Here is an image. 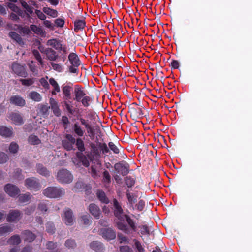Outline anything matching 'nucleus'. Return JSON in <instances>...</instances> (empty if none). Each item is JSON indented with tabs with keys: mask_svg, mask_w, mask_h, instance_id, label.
Instances as JSON below:
<instances>
[{
	"mask_svg": "<svg viewBox=\"0 0 252 252\" xmlns=\"http://www.w3.org/2000/svg\"><path fill=\"white\" fill-rule=\"evenodd\" d=\"M114 206L115 210L114 214L119 220H126L130 227L135 231L136 229L134 222L127 215L124 214L121 207L119 205L118 201L116 199L113 200Z\"/></svg>",
	"mask_w": 252,
	"mask_h": 252,
	"instance_id": "f257e3e1",
	"label": "nucleus"
},
{
	"mask_svg": "<svg viewBox=\"0 0 252 252\" xmlns=\"http://www.w3.org/2000/svg\"><path fill=\"white\" fill-rule=\"evenodd\" d=\"M68 60L71 64L69 66V71L71 73L78 74V67L81 64V61L78 55L75 53H71L68 56Z\"/></svg>",
	"mask_w": 252,
	"mask_h": 252,
	"instance_id": "f03ea898",
	"label": "nucleus"
},
{
	"mask_svg": "<svg viewBox=\"0 0 252 252\" xmlns=\"http://www.w3.org/2000/svg\"><path fill=\"white\" fill-rule=\"evenodd\" d=\"M64 190L61 188L50 187L43 191V194L49 198H58L64 194Z\"/></svg>",
	"mask_w": 252,
	"mask_h": 252,
	"instance_id": "7ed1b4c3",
	"label": "nucleus"
},
{
	"mask_svg": "<svg viewBox=\"0 0 252 252\" xmlns=\"http://www.w3.org/2000/svg\"><path fill=\"white\" fill-rule=\"evenodd\" d=\"M57 179L61 183L68 184L72 181L73 176L69 171L62 169L58 172Z\"/></svg>",
	"mask_w": 252,
	"mask_h": 252,
	"instance_id": "20e7f679",
	"label": "nucleus"
},
{
	"mask_svg": "<svg viewBox=\"0 0 252 252\" xmlns=\"http://www.w3.org/2000/svg\"><path fill=\"white\" fill-rule=\"evenodd\" d=\"M4 190L11 197H15L20 192L19 188L11 184H6L4 186Z\"/></svg>",
	"mask_w": 252,
	"mask_h": 252,
	"instance_id": "39448f33",
	"label": "nucleus"
},
{
	"mask_svg": "<svg viewBox=\"0 0 252 252\" xmlns=\"http://www.w3.org/2000/svg\"><path fill=\"white\" fill-rule=\"evenodd\" d=\"M25 185L30 189L37 190L41 188L38 182L33 178L27 179L25 182Z\"/></svg>",
	"mask_w": 252,
	"mask_h": 252,
	"instance_id": "423d86ee",
	"label": "nucleus"
},
{
	"mask_svg": "<svg viewBox=\"0 0 252 252\" xmlns=\"http://www.w3.org/2000/svg\"><path fill=\"white\" fill-rule=\"evenodd\" d=\"M12 69L15 74L19 76L25 77L27 75L24 67L18 63H13L12 65Z\"/></svg>",
	"mask_w": 252,
	"mask_h": 252,
	"instance_id": "0eeeda50",
	"label": "nucleus"
},
{
	"mask_svg": "<svg viewBox=\"0 0 252 252\" xmlns=\"http://www.w3.org/2000/svg\"><path fill=\"white\" fill-rule=\"evenodd\" d=\"M73 220L74 218L72 211L69 209L66 210L63 217V222L67 225H71L73 224Z\"/></svg>",
	"mask_w": 252,
	"mask_h": 252,
	"instance_id": "6e6552de",
	"label": "nucleus"
},
{
	"mask_svg": "<svg viewBox=\"0 0 252 252\" xmlns=\"http://www.w3.org/2000/svg\"><path fill=\"white\" fill-rule=\"evenodd\" d=\"M21 217V214L18 210H10L7 217V220L8 222H16Z\"/></svg>",
	"mask_w": 252,
	"mask_h": 252,
	"instance_id": "1a4fd4ad",
	"label": "nucleus"
},
{
	"mask_svg": "<svg viewBox=\"0 0 252 252\" xmlns=\"http://www.w3.org/2000/svg\"><path fill=\"white\" fill-rule=\"evenodd\" d=\"M10 102L14 105L23 107L26 104L25 100L19 95H14L11 97Z\"/></svg>",
	"mask_w": 252,
	"mask_h": 252,
	"instance_id": "9d476101",
	"label": "nucleus"
},
{
	"mask_svg": "<svg viewBox=\"0 0 252 252\" xmlns=\"http://www.w3.org/2000/svg\"><path fill=\"white\" fill-rule=\"evenodd\" d=\"M74 93L75 95L74 100L77 102L86 95L84 90L79 86H75Z\"/></svg>",
	"mask_w": 252,
	"mask_h": 252,
	"instance_id": "9b49d317",
	"label": "nucleus"
},
{
	"mask_svg": "<svg viewBox=\"0 0 252 252\" xmlns=\"http://www.w3.org/2000/svg\"><path fill=\"white\" fill-rule=\"evenodd\" d=\"M115 170L118 173L125 175L128 173V165L122 163H117L114 166Z\"/></svg>",
	"mask_w": 252,
	"mask_h": 252,
	"instance_id": "f8f14e48",
	"label": "nucleus"
},
{
	"mask_svg": "<svg viewBox=\"0 0 252 252\" xmlns=\"http://www.w3.org/2000/svg\"><path fill=\"white\" fill-rule=\"evenodd\" d=\"M102 236L108 240H112L115 238L116 234L115 232L110 229H103L101 230Z\"/></svg>",
	"mask_w": 252,
	"mask_h": 252,
	"instance_id": "ddd939ff",
	"label": "nucleus"
},
{
	"mask_svg": "<svg viewBox=\"0 0 252 252\" xmlns=\"http://www.w3.org/2000/svg\"><path fill=\"white\" fill-rule=\"evenodd\" d=\"M12 129L4 126H0V135L4 137H9L12 135Z\"/></svg>",
	"mask_w": 252,
	"mask_h": 252,
	"instance_id": "4468645a",
	"label": "nucleus"
},
{
	"mask_svg": "<svg viewBox=\"0 0 252 252\" xmlns=\"http://www.w3.org/2000/svg\"><path fill=\"white\" fill-rule=\"evenodd\" d=\"M9 118L16 125H20L23 123V119L18 113H13L10 115Z\"/></svg>",
	"mask_w": 252,
	"mask_h": 252,
	"instance_id": "2eb2a0df",
	"label": "nucleus"
},
{
	"mask_svg": "<svg viewBox=\"0 0 252 252\" xmlns=\"http://www.w3.org/2000/svg\"><path fill=\"white\" fill-rule=\"evenodd\" d=\"M89 211L95 218L96 219L99 218L101 212L97 206L94 204H90L89 206Z\"/></svg>",
	"mask_w": 252,
	"mask_h": 252,
	"instance_id": "dca6fc26",
	"label": "nucleus"
},
{
	"mask_svg": "<svg viewBox=\"0 0 252 252\" xmlns=\"http://www.w3.org/2000/svg\"><path fill=\"white\" fill-rule=\"evenodd\" d=\"M72 130L75 134L79 137L83 136L85 133V130L78 123H75L72 126Z\"/></svg>",
	"mask_w": 252,
	"mask_h": 252,
	"instance_id": "f3484780",
	"label": "nucleus"
},
{
	"mask_svg": "<svg viewBox=\"0 0 252 252\" xmlns=\"http://www.w3.org/2000/svg\"><path fill=\"white\" fill-rule=\"evenodd\" d=\"M43 12L51 18H56L58 15V11L49 7H44L42 9Z\"/></svg>",
	"mask_w": 252,
	"mask_h": 252,
	"instance_id": "a211bd4d",
	"label": "nucleus"
},
{
	"mask_svg": "<svg viewBox=\"0 0 252 252\" xmlns=\"http://www.w3.org/2000/svg\"><path fill=\"white\" fill-rule=\"evenodd\" d=\"M8 7L13 12L16 13H17L19 15H20L22 17H24L25 15H27L28 17H29V14L26 13L25 12L22 11L19 9V7L16 6L13 3H9L8 4Z\"/></svg>",
	"mask_w": 252,
	"mask_h": 252,
	"instance_id": "6ab92c4d",
	"label": "nucleus"
},
{
	"mask_svg": "<svg viewBox=\"0 0 252 252\" xmlns=\"http://www.w3.org/2000/svg\"><path fill=\"white\" fill-rule=\"evenodd\" d=\"M62 42L56 39H51L47 42V45L51 46L56 50H59L61 48Z\"/></svg>",
	"mask_w": 252,
	"mask_h": 252,
	"instance_id": "aec40b11",
	"label": "nucleus"
},
{
	"mask_svg": "<svg viewBox=\"0 0 252 252\" xmlns=\"http://www.w3.org/2000/svg\"><path fill=\"white\" fill-rule=\"evenodd\" d=\"M28 97L34 101L39 102L42 99L40 94L35 91H32L28 94Z\"/></svg>",
	"mask_w": 252,
	"mask_h": 252,
	"instance_id": "412c9836",
	"label": "nucleus"
},
{
	"mask_svg": "<svg viewBox=\"0 0 252 252\" xmlns=\"http://www.w3.org/2000/svg\"><path fill=\"white\" fill-rule=\"evenodd\" d=\"M50 84L53 87V89L52 91L53 94H56L57 93L60 92V87L57 81L53 78H50L49 80Z\"/></svg>",
	"mask_w": 252,
	"mask_h": 252,
	"instance_id": "4be33fe9",
	"label": "nucleus"
},
{
	"mask_svg": "<svg viewBox=\"0 0 252 252\" xmlns=\"http://www.w3.org/2000/svg\"><path fill=\"white\" fill-rule=\"evenodd\" d=\"M30 29L38 35L44 36L45 35V31L40 27L32 24L30 26Z\"/></svg>",
	"mask_w": 252,
	"mask_h": 252,
	"instance_id": "5701e85b",
	"label": "nucleus"
},
{
	"mask_svg": "<svg viewBox=\"0 0 252 252\" xmlns=\"http://www.w3.org/2000/svg\"><path fill=\"white\" fill-rule=\"evenodd\" d=\"M9 36L19 44L22 45L24 44V41L22 39L20 36L14 32H11L9 33Z\"/></svg>",
	"mask_w": 252,
	"mask_h": 252,
	"instance_id": "b1692460",
	"label": "nucleus"
},
{
	"mask_svg": "<svg viewBox=\"0 0 252 252\" xmlns=\"http://www.w3.org/2000/svg\"><path fill=\"white\" fill-rule=\"evenodd\" d=\"M12 227L9 225H0V236L3 235L7 233H9L12 231Z\"/></svg>",
	"mask_w": 252,
	"mask_h": 252,
	"instance_id": "393cba45",
	"label": "nucleus"
},
{
	"mask_svg": "<svg viewBox=\"0 0 252 252\" xmlns=\"http://www.w3.org/2000/svg\"><path fill=\"white\" fill-rule=\"evenodd\" d=\"M85 23L83 20H78L74 22V30L77 31L78 30L83 29L85 27Z\"/></svg>",
	"mask_w": 252,
	"mask_h": 252,
	"instance_id": "a878e982",
	"label": "nucleus"
},
{
	"mask_svg": "<svg viewBox=\"0 0 252 252\" xmlns=\"http://www.w3.org/2000/svg\"><path fill=\"white\" fill-rule=\"evenodd\" d=\"M47 57L50 60L54 61L56 59V54L55 51L51 48H48L46 50Z\"/></svg>",
	"mask_w": 252,
	"mask_h": 252,
	"instance_id": "bb28decb",
	"label": "nucleus"
},
{
	"mask_svg": "<svg viewBox=\"0 0 252 252\" xmlns=\"http://www.w3.org/2000/svg\"><path fill=\"white\" fill-rule=\"evenodd\" d=\"M37 170L38 173L43 176H47L49 175V171L42 165L38 164L37 165Z\"/></svg>",
	"mask_w": 252,
	"mask_h": 252,
	"instance_id": "cd10ccee",
	"label": "nucleus"
},
{
	"mask_svg": "<svg viewBox=\"0 0 252 252\" xmlns=\"http://www.w3.org/2000/svg\"><path fill=\"white\" fill-rule=\"evenodd\" d=\"M97 196L100 201L104 203H108L109 201L108 198L106 197L105 194L102 191H98L97 192Z\"/></svg>",
	"mask_w": 252,
	"mask_h": 252,
	"instance_id": "c85d7f7f",
	"label": "nucleus"
},
{
	"mask_svg": "<svg viewBox=\"0 0 252 252\" xmlns=\"http://www.w3.org/2000/svg\"><path fill=\"white\" fill-rule=\"evenodd\" d=\"M19 150V146L18 145L14 142H12L10 143L9 146V152L11 154H15Z\"/></svg>",
	"mask_w": 252,
	"mask_h": 252,
	"instance_id": "c756f323",
	"label": "nucleus"
},
{
	"mask_svg": "<svg viewBox=\"0 0 252 252\" xmlns=\"http://www.w3.org/2000/svg\"><path fill=\"white\" fill-rule=\"evenodd\" d=\"M120 221L117 222V227L118 228L125 232L126 233H128L129 232V230L128 228L126 225L124 224L120 220H119Z\"/></svg>",
	"mask_w": 252,
	"mask_h": 252,
	"instance_id": "7c9ffc66",
	"label": "nucleus"
},
{
	"mask_svg": "<svg viewBox=\"0 0 252 252\" xmlns=\"http://www.w3.org/2000/svg\"><path fill=\"white\" fill-rule=\"evenodd\" d=\"M20 81L23 85L30 86L34 83L35 79L34 78L21 79H20Z\"/></svg>",
	"mask_w": 252,
	"mask_h": 252,
	"instance_id": "2f4dec72",
	"label": "nucleus"
},
{
	"mask_svg": "<svg viewBox=\"0 0 252 252\" xmlns=\"http://www.w3.org/2000/svg\"><path fill=\"white\" fill-rule=\"evenodd\" d=\"M28 141L30 143L33 145H37L40 143V140L37 136L33 135H32L29 137Z\"/></svg>",
	"mask_w": 252,
	"mask_h": 252,
	"instance_id": "473e14b6",
	"label": "nucleus"
},
{
	"mask_svg": "<svg viewBox=\"0 0 252 252\" xmlns=\"http://www.w3.org/2000/svg\"><path fill=\"white\" fill-rule=\"evenodd\" d=\"M20 241L21 240L19 236L18 235H14L10 238L8 241V243L11 245H17L20 243Z\"/></svg>",
	"mask_w": 252,
	"mask_h": 252,
	"instance_id": "72a5a7b5",
	"label": "nucleus"
},
{
	"mask_svg": "<svg viewBox=\"0 0 252 252\" xmlns=\"http://www.w3.org/2000/svg\"><path fill=\"white\" fill-rule=\"evenodd\" d=\"M62 90L64 96L66 98H69L71 94V87L69 86L65 85L63 87Z\"/></svg>",
	"mask_w": 252,
	"mask_h": 252,
	"instance_id": "f704fd0d",
	"label": "nucleus"
},
{
	"mask_svg": "<svg viewBox=\"0 0 252 252\" xmlns=\"http://www.w3.org/2000/svg\"><path fill=\"white\" fill-rule=\"evenodd\" d=\"M91 101V98L89 96L86 95L85 96H84L83 98H82L78 102H81V103L84 107H88L90 105Z\"/></svg>",
	"mask_w": 252,
	"mask_h": 252,
	"instance_id": "c9c22d12",
	"label": "nucleus"
},
{
	"mask_svg": "<svg viewBox=\"0 0 252 252\" xmlns=\"http://www.w3.org/2000/svg\"><path fill=\"white\" fill-rule=\"evenodd\" d=\"M85 127L89 136L90 137H94V130L93 126L89 123L88 125L85 126Z\"/></svg>",
	"mask_w": 252,
	"mask_h": 252,
	"instance_id": "e433bc0d",
	"label": "nucleus"
},
{
	"mask_svg": "<svg viewBox=\"0 0 252 252\" xmlns=\"http://www.w3.org/2000/svg\"><path fill=\"white\" fill-rule=\"evenodd\" d=\"M140 232L142 235H148L150 234V230L146 225H142L139 226Z\"/></svg>",
	"mask_w": 252,
	"mask_h": 252,
	"instance_id": "4c0bfd02",
	"label": "nucleus"
},
{
	"mask_svg": "<svg viewBox=\"0 0 252 252\" xmlns=\"http://www.w3.org/2000/svg\"><path fill=\"white\" fill-rule=\"evenodd\" d=\"M90 247L95 251H98L101 248V244L97 241H94L90 244Z\"/></svg>",
	"mask_w": 252,
	"mask_h": 252,
	"instance_id": "58836bf2",
	"label": "nucleus"
},
{
	"mask_svg": "<svg viewBox=\"0 0 252 252\" xmlns=\"http://www.w3.org/2000/svg\"><path fill=\"white\" fill-rule=\"evenodd\" d=\"M24 235L25 239L29 242H31L35 239L34 235L28 231H27L24 233Z\"/></svg>",
	"mask_w": 252,
	"mask_h": 252,
	"instance_id": "ea45409f",
	"label": "nucleus"
},
{
	"mask_svg": "<svg viewBox=\"0 0 252 252\" xmlns=\"http://www.w3.org/2000/svg\"><path fill=\"white\" fill-rule=\"evenodd\" d=\"M76 145L79 151H84L85 150L84 142L81 138H78L76 139Z\"/></svg>",
	"mask_w": 252,
	"mask_h": 252,
	"instance_id": "a19ab883",
	"label": "nucleus"
},
{
	"mask_svg": "<svg viewBox=\"0 0 252 252\" xmlns=\"http://www.w3.org/2000/svg\"><path fill=\"white\" fill-rule=\"evenodd\" d=\"M51 65L52 66V68L59 72H61L63 71V67L62 64L59 63H51Z\"/></svg>",
	"mask_w": 252,
	"mask_h": 252,
	"instance_id": "79ce46f5",
	"label": "nucleus"
},
{
	"mask_svg": "<svg viewBox=\"0 0 252 252\" xmlns=\"http://www.w3.org/2000/svg\"><path fill=\"white\" fill-rule=\"evenodd\" d=\"M20 2L21 3L22 6L26 9L27 12L30 14H32L33 13V10L32 8H31L26 2L23 0H20Z\"/></svg>",
	"mask_w": 252,
	"mask_h": 252,
	"instance_id": "37998d69",
	"label": "nucleus"
},
{
	"mask_svg": "<svg viewBox=\"0 0 252 252\" xmlns=\"http://www.w3.org/2000/svg\"><path fill=\"white\" fill-rule=\"evenodd\" d=\"M9 159L8 155L3 153L0 152V164H3L6 162Z\"/></svg>",
	"mask_w": 252,
	"mask_h": 252,
	"instance_id": "c03bdc74",
	"label": "nucleus"
},
{
	"mask_svg": "<svg viewBox=\"0 0 252 252\" xmlns=\"http://www.w3.org/2000/svg\"><path fill=\"white\" fill-rule=\"evenodd\" d=\"M127 199L130 204H133L136 200L137 197L133 193L127 192L126 194Z\"/></svg>",
	"mask_w": 252,
	"mask_h": 252,
	"instance_id": "a18cd8bd",
	"label": "nucleus"
},
{
	"mask_svg": "<svg viewBox=\"0 0 252 252\" xmlns=\"http://www.w3.org/2000/svg\"><path fill=\"white\" fill-rule=\"evenodd\" d=\"M35 13L36 14L38 18L40 19L41 20H45L46 18L45 14L43 12V11H41L40 10L36 9L35 10Z\"/></svg>",
	"mask_w": 252,
	"mask_h": 252,
	"instance_id": "49530a36",
	"label": "nucleus"
},
{
	"mask_svg": "<svg viewBox=\"0 0 252 252\" xmlns=\"http://www.w3.org/2000/svg\"><path fill=\"white\" fill-rule=\"evenodd\" d=\"M109 148L114 154H118L119 153V149L118 147L115 145L113 142H109L108 143Z\"/></svg>",
	"mask_w": 252,
	"mask_h": 252,
	"instance_id": "de8ad7c7",
	"label": "nucleus"
},
{
	"mask_svg": "<svg viewBox=\"0 0 252 252\" xmlns=\"http://www.w3.org/2000/svg\"><path fill=\"white\" fill-rule=\"evenodd\" d=\"M31 198L30 194H21L19 196V200L21 202H26L29 201Z\"/></svg>",
	"mask_w": 252,
	"mask_h": 252,
	"instance_id": "09e8293b",
	"label": "nucleus"
},
{
	"mask_svg": "<svg viewBox=\"0 0 252 252\" xmlns=\"http://www.w3.org/2000/svg\"><path fill=\"white\" fill-rule=\"evenodd\" d=\"M48 78V77L46 76V78H42L40 80L41 85L45 89L49 88V84L47 81Z\"/></svg>",
	"mask_w": 252,
	"mask_h": 252,
	"instance_id": "8fccbe9b",
	"label": "nucleus"
},
{
	"mask_svg": "<svg viewBox=\"0 0 252 252\" xmlns=\"http://www.w3.org/2000/svg\"><path fill=\"white\" fill-rule=\"evenodd\" d=\"M126 183L128 187H131L134 185L135 181L133 178L129 177H126Z\"/></svg>",
	"mask_w": 252,
	"mask_h": 252,
	"instance_id": "3c124183",
	"label": "nucleus"
},
{
	"mask_svg": "<svg viewBox=\"0 0 252 252\" xmlns=\"http://www.w3.org/2000/svg\"><path fill=\"white\" fill-rule=\"evenodd\" d=\"M73 144H71L65 140L63 141V145L67 150H70L73 149Z\"/></svg>",
	"mask_w": 252,
	"mask_h": 252,
	"instance_id": "603ef678",
	"label": "nucleus"
},
{
	"mask_svg": "<svg viewBox=\"0 0 252 252\" xmlns=\"http://www.w3.org/2000/svg\"><path fill=\"white\" fill-rule=\"evenodd\" d=\"M99 148L103 154H106L109 152V148L105 143H100Z\"/></svg>",
	"mask_w": 252,
	"mask_h": 252,
	"instance_id": "864d4df0",
	"label": "nucleus"
},
{
	"mask_svg": "<svg viewBox=\"0 0 252 252\" xmlns=\"http://www.w3.org/2000/svg\"><path fill=\"white\" fill-rule=\"evenodd\" d=\"M46 230L48 233H53L55 230L54 224L51 222L47 223L46 224Z\"/></svg>",
	"mask_w": 252,
	"mask_h": 252,
	"instance_id": "5fc2aeb1",
	"label": "nucleus"
},
{
	"mask_svg": "<svg viewBox=\"0 0 252 252\" xmlns=\"http://www.w3.org/2000/svg\"><path fill=\"white\" fill-rule=\"evenodd\" d=\"M81 221L83 222V224L85 225H88L90 224L91 222L90 217L88 215H84L82 217Z\"/></svg>",
	"mask_w": 252,
	"mask_h": 252,
	"instance_id": "6e6d98bb",
	"label": "nucleus"
},
{
	"mask_svg": "<svg viewBox=\"0 0 252 252\" xmlns=\"http://www.w3.org/2000/svg\"><path fill=\"white\" fill-rule=\"evenodd\" d=\"M84 188V184L83 183L81 182H78L75 184V185L73 188V190L75 191H79L81 189Z\"/></svg>",
	"mask_w": 252,
	"mask_h": 252,
	"instance_id": "4d7b16f0",
	"label": "nucleus"
},
{
	"mask_svg": "<svg viewBox=\"0 0 252 252\" xmlns=\"http://www.w3.org/2000/svg\"><path fill=\"white\" fill-rule=\"evenodd\" d=\"M65 245L68 248H73L76 246V244L74 240H68L65 242Z\"/></svg>",
	"mask_w": 252,
	"mask_h": 252,
	"instance_id": "13d9d810",
	"label": "nucleus"
},
{
	"mask_svg": "<svg viewBox=\"0 0 252 252\" xmlns=\"http://www.w3.org/2000/svg\"><path fill=\"white\" fill-rule=\"evenodd\" d=\"M43 25L47 28L53 30L54 29V25L50 21L45 20H43Z\"/></svg>",
	"mask_w": 252,
	"mask_h": 252,
	"instance_id": "bf43d9fd",
	"label": "nucleus"
},
{
	"mask_svg": "<svg viewBox=\"0 0 252 252\" xmlns=\"http://www.w3.org/2000/svg\"><path fill=\"white\" fill-rule=\"evenodd\" d=\"M33 54L36 60L40 63V64L42 65V61L39 52L37 50H34L33 51Z\"/></svg>",
	"mask_w": 252,
	"mask_h": 252,
	"instance_id": "052dcab7",
	"label": "nucleus"
},
{
	"mask_svg": "<svg viewBox=\"0 0 252 252\" xmlns=\"http://www.w3.org/2000/svg\"><path fill=\"white\" fill-rule=\"evenodd\" d=\"M110 176L107 171H105L103 173V181L105 183H109L110 181Z\"/></svg>",
	"mask_w": 252,
	"mask_h": 252,
	"instance_id": "680f3d73",
	"label": "nucleus"
},
{
	"mask_svg": "<svg viewBox=\"0 0 252 252\" xmlns=\"http://www.w3.org/2000/svg\"><path fill=\"white\" fill-rule=\"evenodd\" d=\"M134 242H135V247L137 248L138 252H144V250L143 248L140 243L139 241H137L136 240H134Z\"/></svg>",
	"mask_w": 252,
	"mask_h": 252,
	"instance_id": "e2e57ef3",
	"label": "nucleus"
},
{
	"mask_svg": "<svg viewBox=\"0 0 252 252\" xmlns=\"http://www.w3.org/2000/svg\"><path fill=\"white\" fill-rule=\"evenodd\" d=\"M55 22L56 25L59 27H63L64 24V20L61 18L56 19Z\"/></svg>",
	"mask_w": 252,
	"mask_h": 252,
	"instance_id": "0e129e2a",
	"label": "nucleus"
},
{
	"mask_svg": "<svg viewBox=\"0 0 252 252\" xmlns=\"http://www.w3.org/2000/svg\"><path fill=\"white\" fill-rule=\"evenodd\" d=\"M66 139L65 141L69 142L71 144H74L75 142V138L70 134H67L66 135Z\"/></svg>",
	"mask_w": 252,
	"mask_h": 252,
	"instance_id": "69168bd1",
	"label": "nucleus"
},
{
	"mask_svg": "<svg viewBox=\"0 0 252 252\" xmlns=\"http://www.w3.org/2000/svg\"><path fill=\"white\" fill-rule=\"evenodd\" d=\"M91 174L93 177H96L98 176V171L96 168L94 166H92Z\"/></svg>",
	"mask_w": 252,
	"mask_h": 252,
	"instance_id": "338daca9",
	"label": "nucleus"
},
{
	"mask_svg": "<svg viewBox=\"0 0 252 252\" xmlns=\"http://www.w3.org/2000/svg\"><path fill=\"white\" fill-rule=\"evenodd\" d=\"M121 252H131V250L128 246H123L120 247Z\"/></svg>",
	"mask_w": 252,
	"mask_h": 252,
	"instance_id": "774afa93",
	"label": "nucleus"
}]
</instances>
